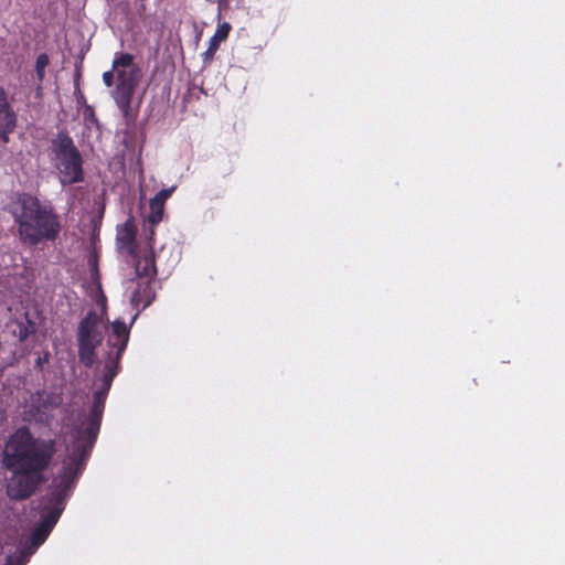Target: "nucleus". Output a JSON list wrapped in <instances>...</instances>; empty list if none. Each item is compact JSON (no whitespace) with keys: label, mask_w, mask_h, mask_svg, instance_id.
Here are the masks:
<instances>
[{"label":"nucleus","mask_w":565,"mask_h":565,"mask_svg":"<svg viewBox=\"0 0 565 565\" xmlns=\"http://www.w3.org/2000/svg\"><path fill=\"white\" fill-rule=\"evenodd\" d=\"M56 451L55 439L36 437L28 426L15 429L2 452V466L10 472L6 484L8 497L22 501L33 495L44 483V473Z\"/></svg>","instance_id":"obj_1"},{"label":"nucleus","mask_w":565,"mask_h":565,"mask_svg":"<svg viewBox=\"0 0 565 565\" xmlns=\"http://www.w3.org/2000/svg\"><path fill=\"white\" fill-rule=\"evenodd\" d=\"M119 371L120 362L106 359L102 383L94 393L89 412L79 415L70 427L71 445L65 459L86 467L100 430L106 398Z\"/></svg>","instance_id":"obj_2"},{"label":"nucleus","mask_w":565,"mask_h":565,"mask_svg":"<svg viewBox=\"0 0 565 565\" xmlns=\"http://www.w3.org/2000/svg\"><path fill=\"white\" fill-rule=\"evenodd\" d=\"M11 214L18 226L20 241L29 246L54 242L61 232L58 215L50 205L42 204L26 192L18 193Z\"/></svg>","instance_id":"obj_3"},{"label":"nucleus","mask_w":565,"mask_h":565,"mask_svg":"<svg viewBox=\"0 0 565 565\" xmlns=\"http://www.w3.org/2000/svg\"><path fill=\"white\" fill-rule=\"evenodd\" d=\"M85 467L76 462H72L67 459L63 460L62 469L55 477L51 491L42 499V518L31 534L30 553L38 550L52 532L65 509L66 500L71 495Z\"/></svg>","instance_id":"obj_4"},{"label":"nucleus","mask_w":565,"mask_h":565,"mask_svg":"<svg viewBox=\"0 0 565 565\" xmlns=\"http://www.w3.org/2000/svg\"><path fill=\"white\" fill-rule=\"evenodd\" d=\"M117 83L111 93L118 109L120 110L126 126H132L137 119L139 108L132 106L134 96L138 87L141 71L134 63V55L130 53H117L111 63V70L104 72L103 82L105 86L111 87Z\"/></svg>","instance_id":"obj_5"},{"label":"nucleus","mask_w":565,"mask_h":565,"mask_svg":"<svg viewBox=\"0 0 565 565\" xmlns=\"http://www.w3.org/2000/svg\"><path fill=\"white\" fill-rule=\"evenodd\" d=\"M52 152L63 184L78 183L84 180L82 154L67 132L60 131L52 140Z\"/></svg>","instance_id":"obj_6"},{"label":"nucleus","mask_w":565,"mask_h":565,"mask_svg":"<svg viewBox=\"0 0 565 565\" xmlns=\"http://www.w3.org/2000/svg\"><path fill=\"white\" fill-rule=\"evenodd\" d=\"M104 339V324L102 317L94 310H89L79 321L76 340L78 361L85 367L94 365L97 354L96 350Z\"/></svg>","instance_id":"obj_7"},{"label":"nucleus","mask_w":565,"mask_h":565,"mask_svg":"<svg viewBox=\"0 0 565 565\" xmlns=\"http://www.w3.org/2000/svg\"><path fill=\"white\" fill-rule=\"evenodd\" d=\"M128 341L129 329L126 323L120 320L114 321L111 324V334L108 338V345L110 347V350L107 353L106 359L120 362Z\"/></svg>","instance_id":"obj_8"},{"label":"nucleus","mask_w":565,"mask_h":565,"mask_svg":"<svg viewBox=\"0 0 565 565\" xmlns=\"http://www.w3.org/2000/svg\"><path fill=\"white\" fill-rule=\"evenodd\" d=\"M17 127V114L8 99L6 89L0 86V139L8 141V136Z\"/></svg>","instance_id":"obj_9"},{"label":"nucleus","mask_w":565,"mask_h":565,"mask_svg":"<svg viewBox=\"0 0 565 565\" xmlns=\"http://www.w3.org/2000/svg\"><path fill=\"white\" fill-rule=\"evenodd\" d=\"M232 26L227 22H223L217 25L214 35L209 41V47L202 53V60L204 64L211 63L217 52L222 41L226 40Z\"/></svg>","instance_id":"obj_10"},{"label":"nucleus","mask_w":565,"mask_h":565,"mask_svg":"<svg viewBox=\"0 0 565 565\" xmlns=\"http://www.w3.org/2000/svg\"><path fill=\"white\" fill-rule=\"evenodd\" d=\"M156 299V291L152 281H146L138 284L137 289L132 292L131 303L135 308L141 307L146 309Z\"/></svg>","instance_id":"obj_11"},{"label":"nucleus","mask_w":565,"mask_h":565,"mask_svg":"<svg viewBox=\"0 0 565 565\" xmlns=\"http://www.w3.org/2000/svg\"><path fill=\"white\" fill-rule=\"evenodd\" d=\"M135 270L138 277L152 278L157 275L156 255L153 253L152 246L150 247V250L137 259L135 264Z\"/></svg>","instance_id":"obj_12"},{"label":"nucleus","mask_w":565,"mask_h":565,"mask_svg":"<svg viewBox=\"0 0 565 565\" xmlns=\"http://www.w3.org/2000/svg\"><path fill=\"white\" fill-rule=\"evenodd\" d=\"M119 241L126 247L127 252L131 255L136 254L137 243H136V234L132 227L126 224L124 231L119 235Z\"/></svg>","instance_id":"obj_13"},{"label":"nucleus","mask_w":565,"mask_h":565,"mask_svg":"<svg viewBox=\"0 0 565 565\" xmlns=\"http://www.w3.org/2000/svg\"><path fill=\"white\" fill-rule=\"evenodd\" d=\"M149 207L150 212L147 220L152 226H156L162 221L164 213V204L151 199Z\"/></svg>","instance_id":"obj_14"},{"label":"nucleus","mask_w":565,"mask_h":565,"mask_svg":"<svg viewBox=\"0 0 565 565\" xmlns=\"http://www.w3.org/2000/svg\"><path fill=\"white\" fill-rule=\"evenodd\" d=\"M50 64V57L46 53H41L38 55L35 61V73L39 83L41 84L45 77V68Z\"/></svg>","instance_id":"obj_15"},{"label":"nucleus","mask_w":565,"mask_h":565,"mask_svg":"<svg viewBox=\"0 0 565 565\" xmlns=\"http://www.w3.org/2000/svg\"><path fill=\"white\" fill-rule=\"evenodd\" d=\"M88 266L90 269V277L93 280H99L100 274L98 268V255L94 252L88 257Z\"/></svg>","instance_id":"obj_16"},{"label":"nucleus","mask_w":565,"mask_h":565,"mask_svg":"<svg viewBox=\"0 0 565 565\" xmlns=\"http://www.w3.org/2000/svg\"><path fill=\"white\" fill-rule=\"evenodd\" d=\"M174 190H175V186H171L169 189H162L152 199L164 204L166 201L171 196V194L173 193Z\"/></svg>","instance_id":"obj_17"},{"label":"nucleus","mask_w":565,"mask_h":565,"mask_svg":"<svg viewBox=\"0 0 565 565\" xmlns=\"http://www.w3.org/2000/svg\"><path fill=\"white\" fill-rule=\"evenodd\" d=\"M30 333L31 331L29 330V327L22 322L18 323V330H14V334H17L21 342L25 341Z\"/></svg>","instance_id":"obj_18"},{"label":"nucleus","mask_w":565,"mask_h":565,"mask_svg":"<svg viewBox=\"0 0 565 565\" xmlns=\"http://www.w3.org/2000/svg\"><path fill=\"white\" fill-rule=\"evenodd\" d=\"M84 117H85L86 120H89L90 122H95V124L98 122V119H97V116L95 114V110L89 105H86V107H85Z\"/></svg>","instance_id":"obj_19"},{"label":"nucleus","mask_w":565,"mask_h":565,"mask_svg":"<svg viewBox=\"0 0 565 565\" xmlns=\"http://www.w3.org/2000/svg\"><path fill=\"white\" fill-rule=\"evenodd\" d=\"M28 559L25 558V555L22 553L15 558L8 557L7 565H25Z\"/></svg>","instance_id":"obj_20"},{"label":"nucleus","mask_w":565,"mask_h":565,"mask_svg":"<svg viewBox=\"0 0 565 565\" xmlns=\"http://www.w3.org/2000/svg\"><path fill=\"white\" fill-rule=\"evenodd\" d=\"M141 3H140V8H139V13L141 14V12H143L146 10V6L143 3L145 0H140Z\"/></svg>","instance_id":"obj_21"}]
</instances>
